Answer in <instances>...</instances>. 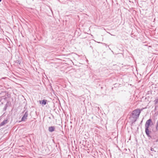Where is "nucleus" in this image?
Listing matches in <instances>:
<instances>
[{"instance_id": "9", "label": "nucleus", "mask_w": 158, "mask_h": 158, "mask_svg": "<svg viewBox=\"0 0 158 158\" xmlns=\"http://www.w3.org/2000/svg\"><path fill=\"white\" fill-rule=\"evenodd\" d=\"M151 151H154V148H151Z\"/></svg>"}, {"instance_id": "10", "label": "nucleus", "mask_w": 158, "mask_h": 158, "mask_svg": "<svg viewBox=\"0 0 158 158\" xmlns=\"http://www.w3.org/2000/svg\"><path fill=\"white\" fill-rule=\"evenodd\" d=\"M5 77H2V79H5Z\"/></svg>"}, {"instance_id": "5", "label": "nucleus", "mask_w": 158, "mask_h": 158, "mask_svg": "<svg viewBox=\"0 0 158 158\" xmlns=\"http://www.w3.org/2000/svg\"><path fill=\"white\" fill-rule=\"evenodd\" d=\"M55 127L54 126H51L48 128V131L50 132H52L55 131Z\"/></svg>"}, {"instance_id": "6", "label": "nucleus", "mask_w": 158, "mask_h": 158, "mask_svg": "<svg viewBox=\"0 0 158 158\" xmlns=\"http://www.w3.org/2000/svg\"><path fill=\"white\" fill-rule=\"evenodd\" d=\"M8 122V121L7 119L4 120L0 124V126H3L5 124H6Z\"/></svg>"}, {"instance_id": "1", "label": "nucleus", "mask_w": 158, "mask_h": 158, "mask_svg": "<svg viewBox=\"0 0 158 158\" xmlns=\"http://www.w3.org/2000/svg\"><path fill=\"white\" fill-rule=\"evenodd\" d=\"M142 109L140 110L139 109H137L133 111L132 113V115L133 118L135 119V121H136L139 115V114L141 113V111L142 110Z\"/></svg>"}, {"instance_id": "11", "label": "nucleus", "mask_w": 158, "mask_h": 158, "mask_svg": "<svg viewBox=\"0 0 158 158\" xmlns=\"http://www.w3.org/2000/svg\"><path fill=\"white\" fill-rule=\"evenodd\" d=\"M2 0H0V2Z\"/></svg>"}, {"instance_id": "3", "label": "nucleus", "mask_w": 158, "mask_h": 158, "mask_svg": "<svg viewBox=\"0 0 158 158\" xmlns=\"http://www.w3.org/2000/svg\"><path fill=\"white\" fill-rule=\"evenodd\" d=\"M28 116V113L27 111H26L25 113L23 116L21 118V121H25L27 119V117Z\"/></svg>"}, {"instance_id": "2", "label": "nucleus", "mask_w": 158, "mask_h": 158, "mask_svg": "<svg viewBox=\"0 0 158 158\" xmlns=\"http://www.w3.org/2000/svg\"><path fill=\"white\" fill-rule=\"evenodd\" d=\"M151 121V119H150L146 121L145 124V132L148 137L150 136L149 134L151 132V131H149L148 128Z\"/></svg>"}, {"instance_id": "4", "label": "nucleus", "mask_w": 158, "mask_h": 158, "mask_svg": "<svg viewBox=\"0 0 158 158\" xmlns=\"http://www.w3.org/2000/svg\"><path fill=\"white\" fill-rule=\"evenodd\" d=\"M47 101L46 100H43L39 101V102L40 104H42L43 105H45L46 104Z\"/></svg>"}, {"instance_id": "8", "label": "nucleus", "mask_w": 158, "mask_h": 158, "mask_svg": "<svg viewBox=\"0 0 158 158\" xmlns=\"http://www.w3.org/2000/svg\"><path fill=\"white\" fill-rule=\"evenodd\" d=\"M155 102V105L157 104L158 103V98H156L154 101Z\"/></svg>"}, {"instance_id": "7", "label": "nucleus", "mask_w": 158, "mask_h": 158, "mask_svg": "<svg viewBox=\"0 0 158 158\" xmlns=\"http://www.w3.org/2000/svg\"><path fill=\"white\" fill-rule=\"evenodd\" d=\"M156 131H158V120L157 121L156 124Z\"/></svg>"}]
</instances>
